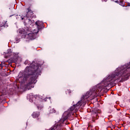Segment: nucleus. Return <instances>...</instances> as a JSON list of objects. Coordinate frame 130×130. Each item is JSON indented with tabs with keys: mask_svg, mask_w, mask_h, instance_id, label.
<instances>
[{
	"mask_svg": "<svg viewBox=\"0 0 130 130\" xmlns=\"http://www.w3.org/2000/svg\"><path fill=\"white\" fill-rule=\"evenodd\" d=\"M6 53L7 54H11V53H12V50L11 49H8Z\"/></svg>",
	"mask_w": 130,
	"mask_h": 130,
	"instance_id": "nucleus-10",
	"label": "nucleus"
},
{
	"mask_svg": "<svg viewBox=\"0 0 130 130\" xmlns=\"http://www.w3.org/2000/svg\"><path fill=\"white\" fill-rule=\"evenodd\" d=\"M115 3H118V1H115Z\"/></svg>",
	"mask_w": 130,
	"mask_h": 130,
	"instance_id": "nucleus-17",
	"label": "nucleus"
},
{
	"mask_svg": "<svg viewBox=\"0 0 130 130\" xmlns=\"http://www.w3.org/2000/svg\"><path fill=\"white\" fill-rule=\"evenodd\" d=\"M99 110H98L97 109H94L93 110L92 114L94 115V116H97L98 115V113H100Z\"/></svg>",
	"mask_w": 130,
	"mask_h": 130,
	"instance_id": "nucleus-7",
	"label": "nucleus"
},
{
	"mask_svg": "<svg viewBox=\"0 0 130 130\" xmlns=\"http://www.w3.org/2000/svg\"><path fill=\"white\" fill-rule=\"evenodd\" d=\"M36 25L37 26L38 31H34V32L29 33L27 35H25V37L28 39H30L31 40H33L36 38V35L38 32H39V30L41 29V26L43 25V23L40 21H37L36 22Z\"/></svg>",
	"mask_w": 130,
	"mask_h": 130,
	"instance_id": "nucleus-3",
	"label": "nucleus"
},
{
	"mask_svg": "<svg viewBox=\"0 0 130 130\" xmlns=\"http://www.w3.org/2000/svg\"><path fill=\"white\" fill-rule=\"evenodd\" d=\"M19 33H21V34H25V30L24 29H20Z\"/></svg>",
	"mask_w": 130,
	"mask_h": 130,
	"instance_id": "nucleus-11",
	"label": "nucleus"
},
{
	"mask_svg": "<svg viewBox=\"0 0 130 130\" xmlns=\"http://www.w3.org/2000/svg\"><path fill=\"white\" fill-rule=\"evenodd\" d=\"M30 15H31V13L28 12L27 14L25 15V16H21V19L24 20V18H31V16H30Z\"/></svg>",
	"mask_w": 130,
	"mask_h": 130,
	"instance_id": "nucleus-8",
	"label": "nucleus"
},
{
	"mask_svg": "<svg viewBox=\"0 0 130 130\" xmlns=\"http://www.w3.org/2000/svg\"><path fill=\"white\" fill-rule=\"evenodd\" d=\"M38 109H41L42 108V107H40L39 106H38Z\"/></svg>",
	"mask_w": 130,
	"mask_h": 130,
	"instance_id": "nucleus-13",
	"label": "nucleus"
},
{
	"mask_svg": "<svg viewBox=\"0 0 130 130\" xmlns=\"http://www.w3.org/2000/svg\"><path fill=\"white\" fill-rule=\"evenodd\" d=\"M129 69L130 67H126V65L117 68L112 74L104 79L101 83L98 84L92 90L88 91L85 94L83 95L81 98V100L76 104L77 107L80 108L81 106H85L86 103L84 102V100L89 98L90 96H92V97L97 96V94H99L104 87L109 86L118 79H127L128 76H129L128 72Z\"/></svg>",
	"mask_w": 130,
	"mask_h": 130,
	"instance_id": "nucleus-1",
	"label": "nucleus"
},
{
	"mask_svg": "<svg viewBox=\"0 0 130 130\" xmlns=\"http://www.w3.org/2000/svg\"><path fill=\"white\" fill-rule=\"evenodd\" d=\"M39 115H40V114H39V113L37 112H35L32 113V117L34 118H37V117H38V116H39Z\"/></svg>",
	"mask_w": 130,
	"mask_h": 130,
	"instance_id": "nucleus-6",
	"label": "nucleus"
},
{
	"mask_svg": "<svg viewBox=\"0 0 130 130\" xmlns=\"http://www.w3.org/2000/svg\"><path fill=\"white\" fill-rule=\"evenodd\" d=\"M80 108L79 107L77 106V104L74 105L72 106L70 109H69L67 111H66L62 116V118L61 120H63V121H64V120H66V119H68L69 117L71 116L72 115V113L73 111V110L75 109V111H77L78 110V109Z\"/></svg>",
	"mask_w": 130,
	"mask_h": 130,
	"instance_id": "nucleus-4",
	"label": "nucleus"
},
{
	"mask_svg": "<svg viewBox=\"0 0 130 130\" xmlns=\"http://www.w3.org/2000/svg\"><path fill=\"white\" fill-rule=\"evenodd\" d=\"M24 63H25V64H27L28 63V60L25 61V62H24Z\"/></svg>",
	"mask_w": 130,
	"mask_h": 130,
	"instance_id": "nucleus-14",
	"label": "nucleus"
},
{
	"mask_svg": "<svg viewBox=\"0 0 130 130\" xmlns=\"http://www.w3.org/2000/svg\"><path fill=\"white\" fill-rule=\"evenodd\" d=\"M38 67L33 64L26 67L24 72H20L18 76V81L20 83L21 88L24 90H30L34 88V84L37 82L36 78L39 70Z\"/></svg>",
	"mask_w": 130,
	"mask_h": 130,
	"instance_id": "nucleus-2",
	"label": "nucleus"
},
{
	"mask_svg": "<svg viewBox=\"0 0 130 130\" xmlns=\"http://www.w3.org/2000/svg\"><path fill=\"white\" fill-rule=\"evenodd\" d=\"M106 1H107V0H106L105 2H106Z\"/></svg>",
	"mask_w": 130,
	"mask_h": 130,
	"instance_id": "nucleus-18",
	"label": "nucleus"
},
{
	"mask_svg": "<svg viewBox=\"0 0 130 130\" xmlns=\"http://www.w3.org/2000/svg\"><path fill=\"white\" fill-rule=\"evenodd\" d=\"M49 111L50 113H55V110L54 108H49Z\"/></svg>",
	"mask_w": 130,
	"mask_h": 130,
	"instance_id": "nucleus-9",
	"label": "nucleus"
},
{
	"mask_svg": "<svg viewBox=\"0 0 130 130\" xmlns=\"http://www.w3.org/2000/svg\"><path fill=\"white\" fill-rule=\"evenodd\" d=\"M128 7H130V3H128Z\"/></svg>",
	"mask_w": 130,
	"mask_h": 130,
	"instance_id": "nucleus-15",
	"label": "nucleus"
},
{
	"mask_svg": "<svg viewBox=\"0 0 130 130\" xmlns=\"http://www.w3.org/2000/svg\"><path fill=\"white\" fill-rule=\"evenodd\" d=\"M28 98L30 102H33V100H36V98H37V96L34 95L32 93H30L28 96Z\"/></svg>",
	"mask_w": 130,
	"mask_h": 130,
	"instance_id": "nucleus-5",
	"label": "nucleus"
},
{
	"mask_svg": "<svg viewBox=\"0 0 130 130\" xmlns=\"http://www.w3.org/2000/svg\"><path fill=\"white\" fill-rule=\"evenodd\" d=\"M35 104H37V102L36 101V102H35Z\"/></svg>",
	"mask_w": 130,
	"mask_h": 130,
	"instance_id": "nucleus-16",
	"label": "nucleus"
},
{
	"mask_svg": "<svg viewBox=\"0 0 130 130\" xmlns=\"http://www.w3.org/2000/svg\"><path fill=\"white\" fill-rule=\"evenodd\" d=\"M3 26L4 27H8V23H7V21H4V25H1V27H3Z\"/></svg>",
	"mask_w": 130,
	"mask_h": 130,
	"instance_id": "nucleus-12",
	"label": "nucleus"
}]
</instances>
